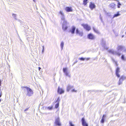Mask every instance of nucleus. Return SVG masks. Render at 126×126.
<instances>
[{
	"label": "nucleus",
	"instance_id": "obj_1",
	"mask_svg": "<svg viewBox=\"0 0 126 126\" xmlns=\"http://www.w3.org/2000/svg\"><path fill=\"white\" fill-rule=\"evenodd\" d=\"M117 50H114L113 49H111L108 50V52L114 55H117L119 56L121 55V53L119 52V51H123V52H126V48L121 46H118L117 48Z\"/></svg>",
	"mask_w": 126,
	"mask_h": 126
},
{
	"label": "nucleus",
	"instance_id": "obj_2",
	"mask_svg": "<svg viewBox=\"0 0 126 126\" xmlns=\"http://www.w3.org/2000/svg\"><path fill=\"white\" fill-rule=\"evenodd\" d=\"M23 88H25L27 90L26 95L29 96H32L33 94V92L32 90L29 87H23Z\"/></svg>",
	"mask_w": 126,
	"mask_h": 126
},
{
	"label": "nucleus",
	"instance_id": "obj_3",
	"mask_svg": "<svg viewBox=\"0 0 126 126\" xmlns=\"http://www.w3.org/2000/svg\"><path fill=\"white\" fill-rule=\"evenodd\" d=\"M63 71L66 76L68 77L69 78H71V74L70 73V71H68V68L66 67L63 68Z\"/></svg>",
	"mask_w": 126,
	"mask_h": 126
},
{
	"label": "nucleus",
	"instance_id": "obj_4",
	"mask_svg": "<svg viewBox=\"0 0 126 126\" xmlns=\"http://www.w3.org/2000/svg\"><path fill=\"white\" fill-rule=\"evenodd\" d=\"M62 20L63 21L62 24V28L64 31H65L68 28V26L67 25L68 23L65 19Z\"/></svg>",
	"mask_w": 126,
	"mask_h": 126
},
{
	"label": "nucleus",
	"instance_id": "obj_5",
	"mask_svg": "<svg viewBox=\"0 0 126 126\" xmlns=\"http://www.w3.org/2000/svg\"><path fill=\"white\" fill-rule=\"evenodd\" d=\"M126 78V77L125 76L122 75L121 76L118 82V84L119 85H120L122 84L123 81L124 80H125Z\"/></svg>",
	"mask_w": 126,
	"mask_h": 126
},
{
	"label": "nucleus",
	"instance_id": "obj_6",
	"mask_svg": "<svg viewBox=\"0 0 126 126\" xmlns=\"http://www.w3.org/2000/svg\"><path fill=\"white\" fill-rule=\"evenodd\" d=\"M101 43L102 46L104 49L106 50H107L108 49L109 47L106 45V42L103 39H102Z\"/></svg>",
	"mask_w": 126,
	"mask_h": 126
},
{
	"label": "nucleus",
	"instance_id": "obj_7",
	"mask_svg": "<svg viewBox=\"0 0 126 126\" xmlns=\"http://www.w3.org/2000/svg\"><path fill=\"white\" fill-rule=\"evenodd\" d=\"M120 72V68L119 67H117L115 69V74L118 78H119L120 77V75L119 74Z\"/></svg>",
	"mask_w": 126,
	"mask_h": 126
},
{
	"label": "nucleus",
	"instance_id": "obj_8",
	"mask_svg": "<svg viewBox=\"0 0 126 126\" xmlns=\"http://www.w3.org/2000/svg\"><path fill=\"white\" fill-rule=\"evenodd\" d=\"M54 123L56 125L58 126L61 125V124L60 122V119L59 117L56 119Z\"/></svg>",
	"mask_w": 126,
	"mask_h": 126
},
{
	"label": "nucleus",
	"instance_id": "obj_9",
	"mask_svg": "<svg viewBox=\"0 0 126 126\" xmlns=\"http://www.w3.org/2000/svg\"><path fill=\"white\" fill-rule=\"evenodd\" d=\"M82 26H83L84 29L88 31H89L91 29L90 27L87 24H82Z\"/></svg>",
	"mask_w": 126,
	"mask_h": 126
},
{
	"label": "nucleus",
	"instance_id": "obj_10",
	"mask_svg": "<svg viewBox=\"0 0 126 126\" xmlns=\"http://www.w3.org/2000/svg\"><path fill=\"white\" fill-rule=\"evenodd\" d=\"M87 37L89 39L91 40H93L95 38V36L92 33L88 34Z\"/></svg>",
	"mask_w": 126,
	"mask_h": 126
},
{
	"label": "nucleus",
	"instance_id": "obj_11",
	"mask_svg": "<svg viewBox=\"0 0 126 126\" xmlns=\"http://www.w3.org/2000/svg\"><path fill=\"white\" fill-rule=\"evenodd\" d=\"M82 124L83 126H88V124L85 121V118L83 117L81 119Z\"/></svg>",
	"mask_w": 126,
	"mask_h": 126
},
{
	"label": "nucleus",
	"instance_id": "obj_12",
	"mask_svg": "<svg viewBox=\"0 0 126 126\" xmlns=\"http://www.w3.org/2000/svg\"><path fill=\"white\" fill-rule=\"evenodd\" d=\"M60 98L59 97H58L55 102L56 103H57L55 105V108H57L59 107V102L60 101Z\"/></svg>",
	"mask_w": 126,
	"mask_h": 126
},
{
	"label": "nucleus",
	"instance_id": "obj_13",
	"mask_svg": "<svg viewBox=\"0 0 126 126\" xmlns=\"http://www.w3.org/2000/svg\"><path fill=\"white\" fill-rule=\"evenodd\" d=\"M76 27L74 26H72L69 30V32H70L72 34L75 33Z\"/></svg>",
	"mask_w": 126,
	"mask_h": 126
},
{
	"label": "nucleus",
	"instance_id": "obj_14",
	"mask_svg": "<svg viewBox=\"0 0 126 126\" xmlns=\"http://www.w3.org/2000/svg\"><path fill=\"white\" fill-rule=\"evenodd\" d=\"M57 92L60 94H61L64 92V91L62 88H60V87L59 86L58 88Z\"/></svg>",
	"mask_w": 126,
	"mask_h": 126
},
{
	"label": "nucleus",
	"instance_id": "obj_15",
	"mask_svg": "<svg viewBox=\"0 0 126 126\" xmlns=\"http://www.w3.org/2000/svg\"><path fill=\"white\" fill-rule=\"evenodd\" d=\"M59 14L61 15L62 20H64L65 19V17L63 11H60L59 12Z\"/></svg>",
	"mask_w": 126,
	"mask_h": 126
},
{
	"label": "nucleus",
	"instance_id": "obj_16",
	"mask_svg": "<svg viewBox=\"0 0 126 126\" xmlns=\"http://www.w3.org/2000/svg\"><path fill=\"white\" fill-rule=\"evenodd\" d=\"M95 5L94 3L91 2L90 5L89 7L91 10H93L95 7Z\"/></svg>",
	"mask_w": 126,
	"mask_h": 126
},
{
	"label": "nucleus",
	"instance_id": "obj_17",
	"mask_svg": "<svg viewBox=\"0 0 126 126\" xmlns=\"http://www.w3.org/2000/svg\"><path fill=\"white\" fill-rule=\"evenodd\" d=\"M65 10L67 12H69L72 11V9L71 7H66L65 8Z\"/></svg>",
	"mask_w": 126,
	"mask_h": 126
},
{
	"label": "nucleus",
	"instance_id": "obj_18",
	"mask_svg": "<svg viewBox=\"0 0 126 126\" xmlns=\"http://www.w3.org/2000/svg\"><path fill=\"white\" fill-rule=\"evenodd\" d=\"M74 87L73 86H71L69 84H68L66 88L67 91L68 92L70 90Z\"/></svg>",
	"mask_w": 126,
	"mask_h": 126
},
{
	"label": "nucleus",
	"instance_id": "obj_19",
	"mask_svg": "<svg viewBox=\"0 0 126 126\" xmlns=\"http://www.w3.org/2000/svg\"><path fill=\"white\" fill-rule=\"evenodd\" d=\"M76 33L77 34H79V36H82L83 35V33L82 32H80L78 29H77L76 30Z\"/></svg>",
	"mask_w": 126,
	"mask_h": 126
},
{
	"label": "nucleus",
	"instance_id": "obj_20",
	"mask_svg": "<svg viewBox=\"0 0 126 126\" xmlns=\"http://www.w3.org/2000/svg\"><path fill=\"white\" fill-rule=\"evenodd\" d=\"M106 117V115L103 114V115L102 117V119L101 120V122L102 123H104L105 121V118Z\"/></svg>",
	"mask_w": 126,
	"mask_h": 126
},
{
	"label": "nucleus",
	"instance_id": "obj_21",
	"mask_svg": "<svg viewBox=\"0 0 126 126\" xmlns=\"http://www.w3.org/2000/svg\"><path fill=\"white\" fill-rule=\"evenodd\" d=\"M93 29L94 31L96 33L98 34H99L100 33H99V31H98V30H97V29H95V27H93Z\"/></svg>",
	"mask_w": 126,
	"mask_h": 126
},
{
	"label": "nucleus",
	"instance_id": "obj_22",
	"mask_svg": "<svg viewBox=\"0 0 126 126\" xmlns=\"http://www.w3.org/2000/svg\"><path fill=\"white\" fill-rule=\"evenodd\" d=\"M120 14H119V12H118L117 13L114 14L112 18H113L115 17H117L118 16H120Z\"/></svg>",
	"mask_w": 126,
	"mask_h": 126
},
{
	"label": "nucleus",
	"instance_id": "obj_23",
	"mask_svg": "<svg viewBox=\"0 0 126 126\" xmlns=\"http://www.w3.org/2000/svg\"><path fill=\"white\" fill-rule=\"evenodd\" d=\"M115 4L114 3H112L110 5V7L112 8H114L115 7Z\"/></svg>",
	"mask_w": 126,
	"mask_h": 126
},
{
	"label": "nucleus",
	"instance_id": "obj_24",
	"mask_svg": "<svg viewBox=\"0 0 126 126\" xmlns=\"http://www.w3.org/2000/svg\"><path fill=\"white\" fill-rule=\"evenodd\" d=\"M64 44L63 42V41L60 44V47L61 48V50H62L63 49Z\"/></svg>",
	"mask_w": 126,
	"mask_h": 126
},
{
	"label": "nucleus",
	"instance_id": "obj_25",
	"mask_svg": "<svg viewBox=\"0 0 126 126\" xmlns=\"http://www.w3.org/2000/svg\"><path fill=\"white\" fill-rule=\"evenodd\" d=\"M88 0H83V4L85 6L88 3Z\"/></svg>",
	"mask_w": 126,
	"mask_h": 126
},
{
	"label": "nucleus",
	"instance_id": "obj_26",
	"mask_svg": "<svg viewBox=\"0 0 126 126\" xmlns=\"http://www.w3.org/2000/svg\"><path fill=\"white\" fill-rule=\"evenodd\" d=\"M115 0L117 1H118V2L117 3L118 5H117V7L118 8H120V6H121V3L118 1L117 0Z\"/></svg>",
	"mask_w": 126,
	"mask_h": 126
},
{
	"label": "nucleus",
	"instance_id": "obj_27",
	"mask_svg": "<svg viewBox=\"0 0 126 126\" xmlns=\"http://www.w3.org/2000/svg\"><path fill=\"white\" fill-rule=\"evenodd\" d=\"M122 59L123 60L125 61L126 60V58H125L124 55H122L121 57Z\"/></svg>",
	"mask_w": 126,
	"mask_h": 126
},
{
	"label": "nucleus",
	"instance_id": "obj_28",
	"mask_svg": "<svg viewBox=\"0 0 126 126\" xmlns=\"http://www.w3.org/2000/svg\"><path fill=\"white\" fill-rule=\"evenodd\" d=\"M12 16L13 17V18H15L16 20L17 19L16 18V14H12Z\"/></svg>",
	"mask_w": 126,
	"mask_h": 126
},
{
	"label": "nucleus",
	"instance_id": "obj_29",
	"mask_svg": "<svg viewBox=\"0 0 126 126\" xmlns=\"http://www.w3.org/2000/svg\"><path fill=\"white\" fill-rule=\"evenodd\" d=\"M85 58H84L82 57H81L80 58H79V59L81 61H84L85 59Z\"/></svg>",
	"mask_w": 126,
	"mask_h": 126
},
{
	"label": "nucleus",
	"instance_id": "obj_30",
	"mask_svg": "<svg viewBox=\"0 0 126 126\" xmlns=\"http://www.w3.org/2000/svg\"><path fill=\"white\" fill-rule=\"evenodd\" d=\"M69 124L70 126H74V125L72 124V122L71 121H69Z\"/></svg>",
	"mask_w": 126,
	"mask_h": 126
},
{
	"label": "nucleus",
	"instance_id": "obj_31",
	"mask_svg": "<svg viewBox=\"0 0 126 126\" xmlns=\"http://www.w3.org/2000/svg\"><path fill=\"white\" fill-rule=\"evenodd\" d=\"M53 108V106H52L51 107H47V109H49V110H51Z\"/></svg>",
	"mask_w": 126,
	"mask_h": 126
},
{
	"label": "nucleus",
	"instance_id": "obj_32",
	"mask_svg": "<svg viewBox=\"0 0 126 126\" xmlns=\"http://www.w3.org/2000/svg\"><path fill=\"white\" fill-rule=\"evenodd\" d=\"M111 60L112 62L114 63L115 62H116L115 61V60L112 58H111Z\"/></svg>",
	"mask_w": 126,
	"mask_h": 126
},
{
	"label": "nucleus",
	"instance_id": "obj_33",
	"mask_svg": "<svg viewBox=\"0 0 126 126\" xmlns=\"http://www.w3.org/2000/svg\"><path fill=\"white\" fill-rule=\"evenodd\" d=\"M72 92H77V90H75L74 89H73L72 90Z\"/></svg>",
	"mask_w": 126,
	"mask_h": 126
},
{
	"label": "nucleus",
	"instance_id": "obj_34",
	"mask_svg": "<svg viewBox=\"0 0 126 126\" xmlns=\"http://www.w3.org/2000/svg\"><path fill=\"white\" fill-rule=\"evenodd\" d=\"M113 31L114 32V33L115 34V36H117V35H118V33H115V31L114 30H113Z\"/></svg>",
	"mask_w": 126,
	"mask_h": 126
},
{
	"label": "nucleus",
	"instance_id": "obj_35",
	"mask_svg": "<svg viewBox=\"0 0 126 126\" xmlns=\"http://www.w3.org/2000/svg\"><path fill=\"white\" fill-rule=\"evenodd\" d=\"M100 19L101 21H102V17L101 16V14H100Z\"/></svg>",
	"mask_w": 126,
	"mask_h": 126
},
{
	"label": "nucleus",
	"instance_id": "obj_36",
	"mask_svg": "<svg viewBox=\"0 0 126 126\" xmlns=\"http://www.w3.org/2000/svg\"><path fill=\"white\" fill-rule=\"evenodd\" d=\"M114 64H115V65L116 66H118V64L117 63V62H115L114 63Z\"/></svg>",
	"mask_w": 126,
	"mask_h": 126
},
{
	"label": "nucleus",
	"instance_id": "obj_37",
	"mask_svg": "<svg viewBox=\"0 0 126 126\" xmlns=\"http://www.w3.org/2000/svg\"><path fill=\"white\" fill-rule=\"evenodd\" d=\"M1 92L0 91V97H1Z\"/></svg>",
	"mask_w": 126,
	"mask_h": 126
},
{
	"label": "nucleus",
	"instance_id": "obj_38",
	"mask_svg": "<svg viewBox=\"0 0 126 126\" xmlns=\"http://www.w3.org/2000/svg\"><path fill=\"white\" fill-rule=\"evenodd\" d=\"M44 46H43V49L42 50V52H43L44 51Z\"/></svg>",
	"mask_w": 126,
	"mask_h": 126
},
{
	"label": "nucleus",
	"instance_id": "obj_39",
	"mask_svg": "<svg viewBox=\"0 0 126 126\" xmlns=\"http://www.w3.org/2000/svg\"><path fill=\"white\" fill-rule=\"evenodd\" d=\"M90 59V58H88L85 59H86L87 61L89 60Z\"/></svg>",
	"mask_w": 126,
	"mask_h": 126
},
{
	"label": "nucleus",
	"instance_id": "obj_40",
	"mask_svg": "<svg viewBox=\"0 0 126 126\" xmlns=\"http://www.w3.org/2000/svg\"><path fill=\"white\" fill-rule=\"evenodd\" d=\"M28 109V108H27V109H25L24 110V112H25V111H26V110H27Z\"/></svg>",
	"mask_w": 126,
	"mask_h": 126
},
{
	"label": "nucleus",
	"instance_id": "obj_41",
	"mask_svg": "<svg viewBox=\"0 0 126 126\" xmlns=\"http://www.w3.org/2000/svg\"><path fill=\"white\" fill-rule=\"evenodd\" d=\"M77 61H76L75 62H74V63L73 65H74L75 64V63H77Z\"/></svg>",
	"mask_w": 126,
	"mask_h": 126
},
{
	"label": "nucleus",
	"instance_id": "obj_42",
	"mask_svg": "<svg viewBox=\"0 0 126 126\" xmlns=\"http://www.w3.org/2000/svg\"><path fill=\"white\" fill-rule=\"evenodd\" d=\"M41 69V68L40 67H38V69L39 70H40Z\"/></svg>",
	"mask_w": 126,
	"mask_h": 126
},
{
	"label": "nucleus",
	"instance_id": "obj_43",
	"mask_svg": "<svg viewBox=\"0 0 126 126\" xmlns=\"http://www.w3.org/2000/svg\"><path fill=\"white\" fill-rule=\"evenodd\" d=\"M1 81L0 80V86H1Z\"/></svg>",
	"mask_w": 126,
	"mask_h": 126
},
{
	"label": "nucleus",
	"instance_id": "obj_44",
	"mask_svg": "<svg viewBox=\"0 0 126 126\" xmlns=\"http://www.w3.org/2000/svg\"><path fill=\"white\" fill-rule=\"evenodd\" d=\"M124 37V36H123H123H122V37Z\"/></svg>",
	"mask_w": 126,
	"mask_h": 126
},
{
	"label": "nucleus",
	"instance_id": "obj_45",
	"mask_svg": "<svg viewBox=\"0 0 126 126\" xmlns=\"http://www.w3.org/2000/svg\"><path fill=\"white\" fill-rule=\"evenodd\" d=\"M34 2H35V0H33Z\"/></svg>",
	"mask_w": 126,
	"mask_h": 126
},
{
	"label": "nucleus",
	"instance_id": "obj_46",
	"mask_svg": "<svg viewBox=\"0 0 126 126\" xmlns=\"http://www.w3.org/2000/svg\"><path fill=\"white\" fill-rule=\"evenodd\" d=\"M104 59H105V58H103Z\"/></svg>",
	"mask_w": 126,
	"mask_h": 126
}]
</instances>
